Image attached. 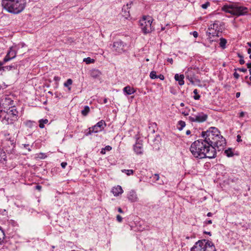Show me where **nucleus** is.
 <instances>
[{"instance_id":"nucleus-1","label":"nucleus","mask_w":251,"mask_h":251,"mask_svg":"<svg viewBox=\"0 0 251 251\" xmlns=\"http://www.w3.org/2000/svg\"><path fill=\"white\" fill-rule=\"evenodd\" d=\"M190 151L193 156L197 159L213 158H215L216 155L215 149L212 146H209V144L202 139L194 142L190 146Z\"/></svg>"},{"instance_id":"nucleus-2","label":"nucleus","mask_w":251,"mask_h":251,"mask_svg":"<svg viewBox=\"0 0 251 251\" xmlns=\"http://www.w3.org/2000/svg\"><path fill=\"white\" fill-rule=\"evenodd\" d=\"M1 5L8 12L15 14L21 13L26 5L25 0H2Z\"/></svg>"},{"instance_id":"nucleus-3","label":"nucleus","mask_w":251,"mask_h":251,"mask_svg":"<svg viewBox=\"0 0 251 251\" xmlns=\"http://www.w3.org/2000/svg\"><path fill=\"white\" fill-rule=\"evenodd\" d=\"M220 135V131L215 127H211L207 130L202 131L201 133V136L203 138L202 139V140L211 146H212V144L215 143L217 139H219Z\"/></svg>"},{"instance_id":"nucleus-4","label":"nucleus","mask_w":251,"mask_h":251,"mask_svg":"<svg viewBox=\"0 0 251 251\" xmlns=\"http://www.w3.org/2000/svg\"><path fill=\"white\" fill-rule=\"evenodd\" d=\"M222 9L226 13L237 17L246 15L248 12L246 7L238 6L236 4L225 5Z\"/></svg>"},{"instance_id":"nucleus-5","label":"nucleus","mask_w":251,"mask_h":251,"mask_svg":"<svg viewBox=\"0 0 251 251\" xmlns=\"http://www.w3.org/2000/svg\"><path fill=\"white\" fill-rule=\"evenodd\" d=\"M191 251H216V250L211 241L204 239L197 242Z\"/></svg>"},{"instance_id":"nucleus-6","label":"nucleus","mask_w":251,"mask_h":251,"mask_svg":"<svg viewBox=\"0 0 251 251\" xmlns=\"http://www.w3.org/2000/svg\"><path fill=\"white\" fill-rule=\"evenodd\" d=\"M3 111L6 113L2 120L3 124H12L17 120L18 112L15 106H11L6 111Z\"/></svg>"},{"instance_id":"nucleus-7","label":"nucleus","mask_w":251,"mask_h":251,"mask_svg":"<svg viewBox=\"0 0 251 251\" xmlns=\"http://www.w3.org/2000/svg\"><path fill=\"white\" fill-rule=\"evenodd\" d=\"M152 21V18L149 16L145 17L140 20V25L144 34L149 33L154 29L151 25Z\"/></svg>"},{"instance_id":"nucleus-8","label":"nucleus","mask_w":251,"mask_h":251,"mask_svg":"<svg viewBox=\"0 0 251 251\" xmlns=\"http://www.w3.org/2000/svg\"><path fill=\"white\" fill-rule=\"evenodd\" d=\"M220 22L215 21L213 24H211L206 32L207 34L209 36L211 35L212 36H219V33L221 32L222 28L220 26Z\"/></svg>"},{"instance_id":"nucleus-9","label":"nucleus","mask_w":251,"mask_h":251,"mask_svg":"<svg viewBox=\"0 0 251 251\" xmlns=\"http://www.w3.org/2000/svg\"><path fill=\"white\" fill-rule=\"evenodd\" d=\"M106 126L105 122L103 120H101L97 123L95 126L89 127L88 130V132L86 133V135H90L93 133H97L101 131L104 129Z\"/></svg>"},{"instance_id":"nucleus-10","label":"nucleus","mask_w":251,"mask_h":251,"mask_svg":"<svg viewBox=\"0 0 251 251\" xmlns=\"http://www.w3.org/2000/svg\"><path fill=\"white\" fill-rule=\"evenodd\" d=\"M112 46L113 51L118 53H122L125 51L126 44L122 41L119 40L114 42Z\"/></svg>"},{"instance_id":"nucleus-11","label":"nucleus","mask_w":251,"mask_h":251,"mask_svg":"<svg viewBox=\"0 0 251 251\" xmlns=\"http://www.w3.org/2000/svg\"><path fill=\"white\" fill-rule=\"evenodd\" d=\"M207 115L202 112L199 113L197 115H193L189 117V120L191 122L202 123L207 119Z\"/></svg>"},{"instance_id":"nucleus-12","label":"nucleus","mask_w":251,"mask_h":251,"mask_svg":"<svg viewBox=\"0 0 251 251\" xmlns=\"http://www.w3.org/2000/svg\"><path fill=\"white\" fill-rule=\"evenodd\" d=\"M219 139H217L215 143L212 144V147L215 149V151L217 150L218 151L222 150L226 145V142L225 139L221 135H220Z\"/></svg>"},{"instance_id":"nucleus-13","label":"nucleus","mask_w":251,"mask_h":251,"mask_svg":"<svg viewBox=\"0 0 251 251\" xmlns=\"http://www.w3.org/2000/svg\"><path fill=\"white\" fill-rule=\"evenodd\" d=\"M13 104V101L11 100L9 98H3L1 99L0 102V106L1 108H3L4 110H7V108L10 105H12Z\"/></svg>"},{"instance_id":"nucleus-14","label":"nucleus","mask_w":251,"mask_h":251,"mask_svg":"<svg viewBox=\"0 0 251 251\" xmlns=\"http://www.w3.org/2000/svg\"><path fill=\"white\" fill-rule=\"evenodd\" d=\"M16 54L17 52L16 50L13 49V47L10 48L9 50L3 59L4 63H6L15 58L16 56Z\"/></svg>"},{"instance_id":"nucleus-15","label":"nucleus","mask_w":251,"mask_h":251,"mask_svg":"<svg viewBox=\"0 0 251 251\" xmlns=\"http://www.w3.org/2000/svg\"><path fill=\"white\" fill-rule=\"evenodd\" d=\"M133 150L136 154H142L143 153V148L142 141H137L136 144L133 146Z\"/></svg>"},{"instance_id":"nucleus-16","label":"nucleus","mask_w":251,"mask_h":251,"mask_svg":"<svg viewBox=\"0 0 251 251\" xmlns=\"http://www.w3.org/2000/svg\"><path fill=\"white\" fill-rule=\"evenodd\" d=\"M185 75L186 78L188 79L191 83H194L196 78L194 72L192 69H188V71L185 72Z\"/></svg>"},{"instance_id":"nucleus-17","label":"nucleus","mask_w":251,"mask_h":251,"mask_svg":"<svg viewBox=\"0 0 251 251\" xmlns=\"http://www.w3.org/2000/svg\"><path fill=\"white\" fill-rule=\"evenodd\" d=\"M127 198L131 202H135L138 200L136 192L133 190H131L129 192L127 195Z\"/></svg>"},{"instance_id":"nucleus-18","label":"nucleus","mask_w":251,"mask_h":251,"mask_svg":"<svg viewBox=\"0 0 251 251\" xmlns=\"http://www.w3.org/2000/svg\"><path fill=\"white\" fill-rule=\"evenodd\" d=\"M184 76L183 75H178L176 74L175 75V79L176 81H178L179 85L181 86L183 85L184 83Z\"/></svg>"},{"instance_id":"nucleus-19","label":"nucleus","mask_w":251,"mask_h":251,"mask_svg":"<svg viewBox=\"0 0 251 251\" xmlns=\"http://www.w3.org/2000/svg\"><path fill=\"white\" fill-rule=\"evenodd\" d=\"M132 4V2H130V3H128L126 5H124L123 7V11H125V14L124 16H125L126 18L127 17L129 16V9L131 7V5Z\"/></svg>"},{"instance_id":"nucleus-20","label":"nucleus","mask_w":251,"mask_h":251,"mask_svg":"<svg viewBox=\"0 0 251 251\" xmlns=\"http://www.w3.org/2000/svg\"><path fill=\"white\" fill-rule=\"evenodd\" d=\"M123 91L124 93H126L128 95H131L135 92L134 89L131 87L130 86L125 87L124 88Z\"/></svg>"},{"instance_id":"nucleus-21","label":"nucleus","mask_w":251,"mask_h":251,"mask_svg":"<svg viewBox=\"0 0 251 251\" xmlns=\"http://www.w3.org/2000/svg\"><path fill=\"white\" fill-rule=\"evenodd\" d=\"M101 73L97 69H93L91 71L90 75L91 77L96 78L100 76Z\"/></svg>"},{"instance_id":"nucleus-22","label":"nucleus","mask_w":251,"mask_h":251,"mask_svg":"<svg viewBox=\"0 0 251 251\" xmlns=\"http://www.w3.org/2000/svg\"><path fill=\"white\" fill-rule=\"evenodd\" d=\"M72 83L73 80L69 78L64 83V86L66 87H67L69 91H70L71 90V87L70 86L72 84Z\"/></svg>"},{"instance_id":"nucleus-23","label":"nucleus","mask_w":251,"mask_h":251,"mask_svg":"<svg viewBox=\"0 0 251 251\" xmlns=\"http://www.w3.org/2000/svg\"><path fill=\"white\" fill-rule=\"evenodd\" d=\"M89 112H90L89 107L88 106H85L84 107V109L82 110H81V113L83 116H86L89 113Z\"/></svg>"},{"instance_id":"nucleus-24","label":"nucleus","mask_w":251,"mask_h":251,"mask_svg":"<svg viewBox=\"0 0 251 251\" xmlns=\"http://www.w3.org/2000/svg\"><path fill=\"white\" fill-rule=\"evenodd\" d=\"M111 192L113 193L114 196H118L123 193V189H112Z\"/></svg>"},{"instance_id":"nucleus-25","label":"nucleus","mask_w":251,"mask_h":251,"mask_svg":"<svg viewBox=\"0 0 251 251\" xmlns=\"http://www.w3.org/2000/svg\"><path fill=\"white\" fill-rule=\"evenodd\" d=\"M49 121L48 119H41L39 120V127L41 128H43L45 127V124H47Z\"/></svg>"},{"instance_id":"nucleus-26","label":"nucleus","mask_w":251,"mask_h":251,"mask_svg":"<svg viewBox=\"0 0 251 251\" xmlns=\"http://www.w3.org/2000/svg\"><path fill=\"white\" fill-rule=\"evenodd\" d=\"M220 46L223 49H225L226 45L227 43L226 40L223 38H220Z\"/></svg>"},{"instance_id":"nucleus-27","label":"nucleus","mask_w":251,"mask_h":251,"mask_svg":"<svg viewBox=\"0 0 251 251\" xmlns=\"http://www.w3.org/2000/svg\"><path fill=\"white\" fill-rule=\"evenodd\" d=\"M185 125H185V122L182 121H179L178 123V126H177L178 129L179 130H182L183 127H185Z\"/></svg>"},{"instance_id":"nucleus-28","label":"nucleus","mask_w":251,"mask_h":251,"mask_svg":"<svg viewBox=\"0 0 251 251\" xmlns=\"http://www.w3.org/2000/svg\"><path fill=\"white\" fill-rule=\"evenodd\" d=\"M225 153L227 157H231L233 155V153L231 150V149L230 148L225 150Z\"/></svg>"},{"instance_id":"nucleus-29","label":"nucleus","mask_w":251,"mask_h":251,"mask_svg":"<svg viewBox=\"0 0 251 251\" xmlns=\"http://www.w3.org/2000/svg\"><path fill=\"white\" fill-rule=\"evenodd\" d=\"M4 237V232L2 229L0 227V244H1L3 242Z\"/></svg>"},{"instance_id":"nucleus-30","label":"nucleus","mask_w":251,"mask_h":251,"mask_svg":"<svg viewBox=\"0 0 251 251\" xmlns=\"http://www.w3.org/2000/svg\"><path fill=\"white\" fill-rule=\"evenodd\" d=\"M13 68L15 69V67L12 65L2 66V68H1V71H10Z\"/></svg>"},{"instance_id":"nucleus-31","label":"nucleus","mask_w":251,"mask_h":251,"mask_svg":"<svg viewBox=\"0 0 251 251\" xmlns=\"http://www.w3.org/2000/svg\"><path fill=\"white\" fill-rule=\"evenodd\" d=\"M83 61L86 62V64H89L95 62V60L91 59L90 57H87L83 59Z\"/></svg>"},{"instance_id":"nucleus-32","label":"nucleus","mask_w":251,"mask_h":251,"mask_svg":"<svg viewBox=\"0 0 251 251\" xmlns=\"http://www.w3.org/2000/svg\"><path fill=\"white\" fill-rule=\"evenodd\" d=\"M193 93L194 94H195V95L194 96V99L196 100H198L200 99L201 96L200 95L198 94V90L197 89H195L193 91Z\"/></svg>"},{"instance_id":"nucleus-33","label":"nucleus","mask_w":251,"mask_h":251,"mask_svg":"<svg viewBox=\"0 0 251 251\" xmlns=\"http://www.w3.org/2000/svg\"><path fill=\"white\" fill-rule=\"evenodd\" d=\"M122 172L125 173L127 176H130L133 174L134 171L132 170H123Z\"/></svg>"},{"instance_id":"nucleus-34","label":"nucleus","mask_w":251,"mask_h":251,"mask_svg":"<svg viewBox=\"0 0 251 251\" xmlns=\"http://www.w3.org/2000/svg\"><path fill=\"white\" fill-rule=\"evenodd\" d=\"M150 76L151 79L158 78V75H156V72L151 71L150 73Z\"/></svg>"},{"instance_id":"nucleus-35","label":"nucleus","mask_w":251,"mask_h":251,"mask_svg":"<svg viewBox=\"0 0 251 251\" xmlns=\"http://www.w3.org/2000/svg\"><path fill=\"white\" fill-rule=\"evenodd\" d=\"M209 5H210L209 2H207L205 3H204L203 4H202L201 7L203 9H206L208 7V6H209Z\"/></svg>"},{"instance_id":"nucleus-36","label":"nucleus","mask_w":251,"mask_h":251,"mask_svg":"<svg viewBox=\"0 0 251 251\" xmlns=\"http://www.w3.org/2000/svg\"><path fill=\"white\" fill-rule=\"evenodd\" d=\"M153 179H154L155 181H157L159 178V176L158 174H155L153 176Z\"/></svg>"},{"instance_id":"nucleus-37","label":"nucleus","mask_w":251,"mask_h":251,"mask_svg":"<svg viewBox=\"0 0 251 251\" xmlns=\"http://www.w3.org/2000/svg\"><path fill=\"white\" fill-rule=\"evenodd\" d=\"M116 218H117V220L119 222L121 223V222H122L123 218H122V217L120 215H117Z\"/></svg>"},{"instance_id":"nucleus-38","label":"nucleus","mask_w":251,"mask_h":251,"mask_svg":"<svg viewBox=\"0 0 251 251\" xmlns=\"http://www.w3.org/2000/svg\"><path fill=\"white\" fill-rule=\"evenodd\" d=\"M238 70H239V71L240 72H244V73H245L247 72V70L245 68H238L237 69Z\"/></svg>"},{"instance_id":"nucleus-39","label":"nucleus","mask_w":251,"mask_h":251,"mask_svg":"<svg viewBox=\"0 0 251 251\" xmlns=\"http://www.w3.org/2000/svg\"><path fill=\"white\" fill-rule=\"evenodd\" d=\"M233 76L236 79H238L239 77V75L236 72L234 73Z\"/></svg>"},{"instance_id":"nucleus-40","label":"nucleus","mask_w":251,"mask_h":251,"mask_svg":"<svg viewBox=\"0 0 251 251\" xmlns=\"http://www.w3.org/2000/svg\"><path fill=\"white\" fill-rule=\"evenodd\" d=\"M111 149H112V148L110 146H107L104 149V150H106V151H110V150H111Z\"/></svg>"},{"instance_id":"nucleus-41","label":"nucleus","mask_w":251,"mask_h":251,"mask_svg":"<svg viewBox=\"0 0 251 251\" xmlns=\"http://www.w3.org/2000/svg\"><path fill=\"white\" fill-rule=\"evenodd\" d=\"M67 165V163L65 162H62L61 164V166L62 168L63 169H64L66 167Z\"/></svg>"},{"instance_id":"nucleus-42","label":"nucleus","mask_w":251,"mask_h":251,"mask_svg":"<svg viewBox=\"0 0 251 251\" xmlns=\"http://www.w3.org/2000/svg\"><path fill=\"white\" fill-rule=\"evenodd\" d=\"M194 37L197 38L198 36V33L197 31H195L191 33Z\"/></svg>"},{"instance_id":"nucleus-43","label":"nucleus","mask_w":251,"mask_h":251,"mask_svg":"<svg viewBox=\"0 0 251 251\" xmlns=\"http://www.w3.org/2000/svg\"><path fill=\"white\" fill-rule=\"evenodd\" d=\"M54 80L58 81L60 80V77L57 76H55L53 78Z\"/></svg>"},{"instance_id":"nucleus-44","label":"nucleus","mask_w":251,"mask_h":251,"mask_svg":"<svg viewBox=\"0 0 251 251\" xmlns=\"http://www.w3.org/2000/svg\"><path fill=\"white\" fill-rule=\"evenodd\" d=\"M158 78H159V79H160L162 80H164L165 78L164 76L162 75H158Z\"/></svg>"},{"instance_id":"nucleus-45","label":"nucleus","mask_w":251,"mask_h":251,"mask_svg":"<svg viewBox=\"0 0 251 251\" xmlns=\"http://www.w3.org/2000/svg\"><path fill=\"white\" fill-rule=\"evenodd\" d=\"M239 63L240 64L242 65V64H244L245 63V61L244 60V58H241L239 60Z\"/></svg>"},{"instance_id":"nucleus-46","label":"nucleus","mask_w":251,"mask_h":251,"mask_svg":"<svg viewBox=\"0 0 251 251\" xmlns=\"http://www.w3.org/2000/svg\"><path fill=\"white\" fill-rule=\"evenodd\" d=\"M212 224V221L211 220H209L206 221L205 222V225H209V224Z\"/></svg>"},{"instance_id":"nucleus-47","label":"nucleus","mask_w":251,"mask_h":251,"mask_svg":"<svg viewBox=\"0 0 251 251\" xmlns=\"http://www.w3.org/2000/svg\"><path fill=\"white\" fill-rule=\"evenodd\" d=\"M242 140L241 139V136L239 135H238L237 136V141L239 142H241Z\"/></svg>"},{"instance_id":"nucleus-48","label":"nucleus","mask_w":251,"mask_h":251,"mask_svg":"<svg viewBox=\"0 0 251 251\" xmlns=\"http://www.w3.org/2000/svg\"><path fill=\"white\" fill-rule=\"evenodd\" d=\"M4 62H0V71H1V68H2V65L4 64Z\"/></svg>"},{"instance_id":"nucleus-49","label":"nucleus","mask_w":251,"mask_h":251,"mask_svg":"<svg viewBox=\"0 0 251 251\" xmlns=\"http://www.w3.org/2000/svg\"><path fill=\"white\" fill-rule=\"evenodd\" d=\"M245 115V113L243 111L241 112L239 114L240 117H243Z\"/></svg>"},{"instance_id":"nucleus-50","label":"nucleus","mask_w":251,"mask_h":251,"mask_svg":"<svg viewBox=\"0 0 251 251\" xmlns=\"http://www.w3.org/2000/svg\"><path fill=\"white\" fill-rule=\"evenodd\" d=\"M248 53L249 54H250V56H249V57H250V59H251V49H249L248 50Z\"/></svg>"},{"instance_id":"nucleus-51","label":"nucleus","mask_w":251,"mask_h":251,"mask_svg":"<svg viewBox=\"0 0 251 251\" xmlns=\"http://www.w3.org/2000/svg\"><path fill=\"white\" fill-rule=\"evenodd\" d=\"M247 66L248 68L250 69V68H251V63H247Z\"/></svg>"},{"instance_id":"nucleus-52","label":"nucleus","mask_w":251,"mask_h":251,"mask_svg":"<svg viewBox=\"0 0 251 251\" xmlns=\"http://www.w3.org/2000/svg\"><path fill=\"white\" fill-rule=\"evenodd\" d=\"M118 212H120V213H123V210H122V208H120V207H119V208H118Z\"/></svg>"},{"instance_id":"nucleus-53","label":"nucleus","mask_w":251,"mask_h":251,"mask_svg":"<svg viewBox=\"0 0 251 251\" xmlns=\"http://www.w3.org/2000/svg\"><path fill=\"white\" fill-rule=\"evenodd\" d=\"M182 114L184 115V116H188L189 115V113L188 112H186L185 111L182 112Z\"/></svg>"},{"instance_id":"nucleus-54","label":"nucleus","mask_w":251,"mask_h":251,"mask_svg":"<svg viewBox=\"0 0 251 251\" xmlns=\"http://www.w3.org/2000/svg\"><path fill=\"white\" fill-rule=\"evenodd\" d=\"M240 92L236 93V97L237 98H239L240 97Z\"/></svg>"},{"instance_id":"nucleus-55","label":"nucleus","mask_w":251,"mask_h":251,"mask_svg":"<svg viewBox=\"0 0 251 251\" xmlns=\"http://www.w3.org/2000/svg\"><path fill=\"white\" fill-rule=\"evenodd\" d=\"M34 188H37V189L41 188V186L39 185H35Z\"/></svg>"},{"instance_id":"nucleus-56","label":"nucleus","mask_w":251,"mask_h":251,"mask_svg":"<svg viewBox=\"0 0 251 251\" xmlns=\"http://www.w3.org/2000/svg\"><path fill=\"white\" fill-rule=\"evenodd\" d=\"M168 61H169L171 64H173V60L172 58H169Z\"/></svg>"},{"instance_id":"nucleus-57","label":"nucleus","mask_w":251,"mask_h":251,"mask_svg":"<svg viewBox=\"0 0 251 251\" xmlns=\"http://www.w3.org/2000/svg\"><path fill=\"white\" fill-rule=\"evenodd\" d=\"M212 215H213V214H212V213H211V212H208V213L207 214V216L208 217H211V216H212Z\"/></svg>"},{"instance_id":"nucleus-58","label":"nucleus","mask_w":251,"mask_h":251,"mask_svg":"<svg viewBox=\"0 0 251 251\" xmlns=\"http://www.w3.org/2000/svg\"><path fill=\"white\" fill-rule=\"evenodd\" d=\"M41 154L42 155V156L40 157L42 158H44L46 157V156L44 153H41Z\"/></svg>"},{"instance_id":"nucleus-59","label":"nucleus","mask_w":251,"mask_h":251,"mask_svg":"<svg viewBox=\"0 0 251 251\" xmlns=\"http://www.w3.org/2000/svg\"><path fill=\"white\" fill-rule=\"evenodd\" d=\"M190 133H191V131H190V130H187V131H186V134L187 135H188L190 134Z\"/></svg>"},{"instance_id":"nucleus-60","label":"nucleus","mask_w":251,"mask_h":251,"mask_svg":"<svg viewBox=\"0 0 251 251\" xmlns=\"http://www.w3.org/2000/svg\"><path fill=\"white\" fill-rule=\"evenodd\" d=\"M100 153L101 154H105V150H104V149L101 150Z\"/></svg>"},{"instance_id":"nucleus-61","label":"nucleus","mask_w":251,"mask_h":251,"mask_svg":"<svg viewBox=\"0 0 251 251\" xmlns=\"http://www.w3.org/2000/svg\"><path fill=\"white\" fill-rule=\"evenodd\" d=\"M107 102V98H104V100H103V103H106Z\"/></svg>"},{"instance_id":"nucleus-62","label":"nucleus","mask_w":251,"mask_h":251,"mask_svg":"<svg viewBox=\"0 0 251 251\" xmlns=\"http://www.w3.org/2000/svg\"><path fill=\"white\" fill-rule=\"evenodd\" d=\"M238 56L239 57H240V59H241V58H243V56L242 55H241L240 54H239H239H238Z\"/></svg>"},{"instance_id":"nucleus-63","label":"nucleus","mask_w":251,"mask_h":251,"mask_svg":"<svg viewBox=\"0 0 251 251\" xmlns=\"http://www.w3.org/2000/svg\"><path fill=\"white\" fill-rule=\"evenodd\" d=\"M249 72H250V74L251 75V76L250 77V79L251 81V68H250V69H249Z\"/></svg>"},{"instance_id":"nucleus-64","label":"nucleus","mask_w":251,"mask_h":251,"mask_svg":"<svg viewBox=\"0 0 251 251\" xmlns=\"http://www.w3.org/2000/svg\"><path fill=\"white\" fill-rule=\"evenodd\" d=\"M247 44L250 47H251V41L250 42H248L247 43Z\"/></svg>"}]
</instances>
